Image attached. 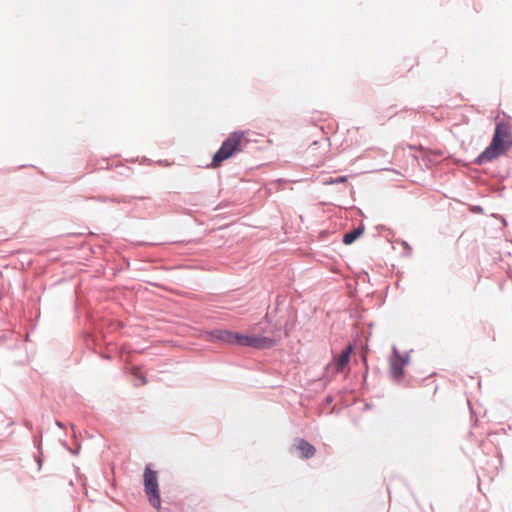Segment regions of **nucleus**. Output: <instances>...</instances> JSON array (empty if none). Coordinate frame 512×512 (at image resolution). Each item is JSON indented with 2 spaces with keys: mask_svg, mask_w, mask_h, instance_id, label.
I'll list each match as a JSON object with an SVG mask.
<instances>
[{
  "mask_svg": "<svg viewBox=\"0 0 512 512\" xmlns=\"http://www.w3.org/2000/svg\"><path fill=\"white\" fill-rule=\"evenodd\" d=\"M509 130V126L503 122L496 125L490 145L478 157L479 163L495 159L510 147L511 140Z\"/></svg>",
  "mask_w": 512,
  "mask_h": 512,
  "instance_id": "1",
  "label": "nucleus"
},
{
  "mask_svg": "<svg viewBox=\"0 0 512 512\" xmlns=\"http://www.w3.org/2000/svg\"><path fill=\"white\" fill-rule=\"evenodd\" d=\"M247 142L248 140L246 139L245 132L238 131L231 133L213 156L210 167H220L223 161L229 159L234 154L241 152L243 145Z\"/></svg>",
  "mask_w": 512,
  "mask_h": 512,
  "instance_id": "2",
  "label": "nucleus"
},
{
  "mask_svg": "<svg viewBox=\"0 0 512 512\" xmlns=\"http://www.w3.org/2000/svg\"><path fill=\"white\" fill-rule=\"evenodd\" d=\"M144 487L150 504L157 510L161 507V500L158 488L157 474L150 467L144 471Z\"/></svg>",
  "mask_w": 512,
  "mask_h": 512,
  "instance_id": "3",
  "label": "nucleus"
},
{
  "mask_svg": "<svg viewBox=\"0 0 512 512\" xmlns=\"http://www.w3.org/2000/svg\"><path fill=\"white\" fill-rule=\"evenodd\" d=\"M235 344L258 349H266L274 346L275 341L269 337L250 336L237 333Z\"/></svg>",
  "mask_w": 512,
  "mask_h": 512,
  "instance_id": "4",
  "label": "nucleus"
},
{
  "mask_svg": "<svg viewBox=\"0 0 512 512\" xmlns=\"http://www.w3.org/2000/svg\"><path fill=\"white\" fill-rule=\"evenodd\" d=\"M353 347L352 345H348L340 355L334 357L333 361L330 363V367L335 370L336 373H342L345 371L346 367L349 364L350 356L352 353Z\"/></svg>",
  "mask_w": 512,
  "mask_h": 512,
  "instance_id": "5",
  "label": "nucleus"
},
{
  "mask_svg": "<svg viewBox=\"0 0 512 512\" xmlns=\"http://www.w3.org/2000/svg\"><path fill=\"white\" fill-rule=\"evenodd\" d=\"M406 363L407 360L394 351V354L390 359V372L395 381H400L402 379Z\"/></svg>",
  "mask_w": 512,
  "mask_h": 512,
  "instance_id": "6",
  "label": "nucleus"
},
{
  "mask_svg": "<svg viewBox=\"0 0 512 512\" xmlns=\"http://www.w3.org/2000/svg\"><path fill=\"white\" fill-rule=\"evenodd\" d=\"M237 333L229 330L216 329L209 333L210 340L221 341L227 344H235Z\"/></svg>",
  "mask_w": 512,
  "mask_h": 512,
  "instance_id": "7",
  "label": "nucleus"
},
{
  "mask_svg": "<svg viewBox=\"0 0 512 512\" xmlns=\"http://www.w3.org/2000/svg\"><path fill=\"white\" fill-rule=\"evenodd\" d=\"M296 448L303 459H309L316 453L315 447L304 439L297 441Z\"/></svg>",
  "mask_w": 512,
  "mask_h": 512,
  "instance_id": "8",
  "label": "nucleus"
},
{
  "mask_svg": "<svg viewBox=\"0 0 512 512\" xmlns=\"http://www.w3.org/2000/svg\"><path fill=\"white\" fill-rule=\"evenodd\" d=\"M364 231L363 227H358L352 230L349 233H346L343 237V243L346 245L352 244L356 239H358Z\"/></svg>",
  "mask_w": 512,
  "mask_h": 512,
  "instance_id": "9",
  "label": "nucleus"
},
{
  "mask_svg": "<svg viewBox=\"0 0 512 512\" xmlns=\"http://www.w3.org/2000/svg\"><path fill=\"white\" fill-rule=\"evenodd\" d=\"M347 181V177L346 176H341V177H338V178H331L330 180L326 181L327 184H339V183H344Z\"/></svg>",
  "mask_w": 512,
  "mask_h": 512,
  "instance_id": "10",
  "label": "nucleus"
},
{
  "mask_svg": "<svg viewBox=\"0 0 512 512\" xmlns=\"http://www.w3.org/2000/svg\"><path fill=\"white\" fill-rule=\"evenodd\" d=\"M140 379H141V384H145L146 383V380H145L144 377L141 376Z\"/></svg>",
  "mask_w": 512,
  "mask_h": 512,
  "instance_id": "11",
  "label": "nucleus"
},
{
  "mask_svg": "<svg viewBox=\"0 0 512 512\" xmlns=\"http://www.w3.org/2000/svg\"><path fill=\"white\" fill-rule=\"evenodd\" d=\"M139 372H140V371H139V369H135V370H134V374H135V375H138V373H139Z\"/></svg>",
  "mask_w": 512,
  "mask_h": 512,
  "instance_id": "12",
  "label": "nucleus"
}]
</instances>
